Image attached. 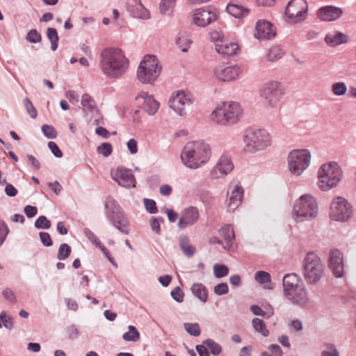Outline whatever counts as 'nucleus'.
<instances>
[{
  "mask_svg": "<svg viewBox=\"0 0 356 356\" xmlns=\"http://www.w3.org/2000/svg\"><path fill=\"white\" fill-rule=\"evenodd\" d=\"M129 60L119 48L104 49L100 55L99 67L103 74L109 79L122 76L129 67Z\"/></svg>",
  "mask_w": 356,
  "mask_h": 356,
  "instance_id": "obj_1",
  "label": "nucleus"
},
{
  "mask_svg": "<svg viewBox=\"0 0 356 356\" xmlns=\"http://www.w3.org/2000/svg\"><path fill=\"white\" fill-rule=\"evenodd\" d=\"M211 156L210 145L203 141L187 143L181 153V161L184 166L197 170L208 163Z\"/></svg>",
  "mask_w": 356,
  "mask_h": 356,
  "instance_id": "obj_2",
  "label": "nucleus"
},
{
  "mask_svg": "<svg viewBox=\"0 0 356 356\" xmlns=\"http://www.w3.org/2000/svg\"><path fill=\"white\" fill-rule=\"evenodd\" d=\"M283 295L293 305L300 307H306L309 299L305 286L299 275L286 274L282 279Z\"/></svg>",
  "mask_w": 356,
  "mask_h": 356,
  "instance_id": "obj_3",
  "label": "nucleus"
},
{
  "mask_svg": "<svg viewBox=\"0 0 356 356\" xmlns=\"http://www.w3.org/2000/svg\"><path fill=\"white\" fill-rule=\"evenodd\" d=\"M243 109L236 102H223L211 113V120L222 126L236 124L243 116Z\"/></svg>",
  "mask_w": 356,
  "mask_h": 356,
  "instance_id": "obj_4",
  "label": "nucleus"
},
{
  "mask_svg": "<svg viewBox=\"0 0 356 356\" xmlns=\"http://www.w3.org/2000/svg\"><path fill=\"white\" fill-rule=\"evenodd\" d=\"M243 151L248 154H255L265 150L271 145V136L264 129L248 128L243 136Z\"/></svg>",
  "mask_w": 356,
  "mask_h": 356,
  "instance_id": "obj_5",
  "label": "nucleus"
},
{
  "mask_svg": "<svg viewBox=\"0 0 356 356\" xmlns=\"http://www.w3.org/2000/svg\"><path fill=\"white\" fill-rule=\"evenodd\" d=\"M342 170L337 162H330L323 164L318 170L317 185L324 191L336 187L341 181Z\"/></svg>",
  "mask_w": 356,
  "mask_h": 356,
  "instance_id": "obj_6",
  "label": "nucleus"
},
{
  "mask_svg": "<svg viewBox=\"0 0 356 356\" xmlns=\"http://www.w3.org/2000/svg\"><path fill=\"white\" fill-rule=\"evenodd\" d=\"M318 211L316 199L309 194H304L293 204V217L297 222L309 220L317 216Z\"/></svg>",
  "mask_w": 356,
  "mask_h": 356,
  "instance_id": "obj_7",
  "label": "nucleus"
},
{
  "mask_svg": "<svg viewBox=\"0 0 356 356\" xmlns=\"http://www.w3.org/2000/svg\"><path fill=\"white\" fill-rule=\"evenodd\" d=\"M325 266L314 252H308L303 260L302 273L308 284L318 283L324 275Z\"/></svg>",
  "mask_w": 356,
  "mask_h": 356,
  "instance_id": "obj_8",
  "label": "nucleus"
},
{
  "mask_svg": "<svg viewBox=\"0 0 356 356\" xmlns=\"http://www.w3.org/2000/svg\"><path fill=\"white\" fill-rule=\"evenodd\" d=\"M108 219L111 224L124 234H129V223L124 217L122 209L113 197L108 196L104 202Z\"/></svg>",
  "mask_w": 356,
  "mask_h": 356,
  "instance_id": "obj_9",
  "label": "nucleus"
},
{
  "mask_svg": "<svg viewBox=\"0 0 356 356\" xmlns=\"http://www.w3.org/2000/svg\"><path fill=\"white\" fill-rule=\"evenodd\" d=\"M260 97L267 109L277 108L284 95V88L281 83L270 81L262 85L259 90Z\"/></svg>",
  "mask_w": 356,
  "mask_h": 356,
  "instance_id": "obj_10",
  "label": "nucleus"
},
{
  "mask_svg": "<svg viewBox=\"0 0 356 356\" xmlns=\"http://www.w3.org/2000/svg\"><path fill=\"white\" fill-rule=\"evenodd\" d=\"M159 61L154 55H147L141 60L137 70V78L143 83H152L160 74Z\"/></svg>",
  "mask_w": 356,
  "mask_h": 356,
  "instance_id": "obj_11",
  "label": "nucleus"
},
{
  "mask_svg": "<svg viewBox=\"0 0 356 356\" xmlns=\"http://www.w3.org/2000/svg\"><path fill=\"white\" fill-rule=\"evenodd\" d=\"M287 161L290 172L300 176L310 165L311 154L306 149H293L288 155Z\"/></svg>",
  "mask_w": 356,
  "mask_h": 356,
  "instance_id": "obj_12",
  "label": "nucleus"
},
{
  "mask_svg": "<svg viewBox=\"0 0 356 356\" xmlns=\"http://www.w3.org/2000/svg\"><path fill=\"white\" fill-rule=\"evenodd\" d=\"M353 215L351 204L343 197H337L332 201L330 205V218L336 221L344 222Z\"/></svg>",
  "mask_w": 356,
  "mask_h": 356,
  "instance_id": "obj_13",
  "label": "nucleus"
},
{
  "mask_svg": "<svg viewBox=\"0 0 356 356\" xmlns=\"http://www.w3.org/2000/svg\"><path fill=\"white\" fill-rule=\"evenodd\" d=\"M192 103L191 95L183 90L178 91L169 100L170 107L180 116L186 115V111Z\"/></svg>",
  "mask_w": 356,
  "mask_h": 356,
  "instance_id": "obj_14",
  "label": "nucleus"
},
{
  "mask_svg": "<svg viewBox=\"0 0 356 356\" xmlns=\"http://www.w3.org/2000/svg\"><path fill=\"white\" fill-rule=\"evenodd\" d=\"M218 13L217 8L214 6L202 7L194 10L193 22L200 27H205L218 19Z\"/></svg>",
  "mask_w": 356,
  "mask_h": 356,
  "instance_id": "obj_15",
  "label": "nucleus"
},
{
  "mask_svg": "<svg viewBox=\"0 0 356 356\" xmlns=\"http://www.w3.org/2000/svg\"><path fill=\"white\" fill-rule=\"evenodd\" d=\"M308 6L306 1L291 0L285 9V15L291 22L298 23L305 18Z\"/></svg>",
  "mask_w": 356,
  "mask_h": 356,
  "instance_id": "obj_16",
  "label": "nucleus"
},
{
  "mask_svg": "<svg viewBox=\"0 0 356 356\" xmlns=\"http://www.w3.org/2000/svg\"><path fill=\"white\" fill-rule=\"evenodd\" d=\"M241 71L236 65L220 64L213 69V75L219 81L231 82L236 80Z\"/></svg>",
  "mask_w": 356,
  "mask_h": 356,
  "instance_id": "obj_17",
  "label": "nucleus"
},
{
  "mask_svg": "<svg viewBox=\"0 0 356 356\" xmlns=\"http://www.w3.org/2000/svg\"><path fill=\"white\" fill-rule=\"evenodd\" d=\"M111 177L119 186L126 188H134L136 184L135 176L131 170L122 166H119L115 170H112Z\"/></svg>",
  "mask_w": 356,
  "mask_h": 356,
  "instance_id": "obj_18",
  "label": "nucleus"
},
{
  "mask_svg": "<svg viewBox=\"0 0 356 356\" xmlns=\"http://www.w3.org/2000/svg\"><path fill=\"white\" fill-rule=\"evenodd\" d=\"M135 99L140 105L141 108L149 115H155L160 106V104L153 95L144 91L140 92Z\"/></svg>",
  "mask_w": 356,
  "mask_h": 356,
  "instance_id": "obj_19",
  "label": "nucleus"
},
{
  "mask_svg": "<svg viewBox=\"0 0 356 356\" xmlns=\"http://www.w3.org/2000/svg\"><path fill=\"white\" fill-rule=\"evenodd\" d=\"M328 265L336 277H343L344 272L343 256L340 250L332 249L330 251Z\"/></svg>",
  "mask_w": 356,
  "mask_h": 356,
  "instance_id": "obj_20",
  "label": "nucleus"
},
{
  "mask_svg": "<svg viewBox=\"0 0 356 356\" xmlns=\"http://www.w3.org/2000/svg\"><path fill=\"white\" fill-rule=\"evenodd\" d=\"M234 168V165L227 156L222 155L211 171L213 179H220L227 176Z\"/></svg>",
  "mask_w": 356,
  "mask_h": 356,
  "instance_id": "obj_21",
  "label": "nucleus"
},
{
  "mask_svg": "<svg viewBox=\"0 0 356 356\" xmlns=\"http://www.w3.org/2000/svg\"><path fill=\"white\" fill-rule=\"evenodd\" d=\"M243 188L241 185H230L227 191V207L230 211H234L242 202Z\"/></svg>",
  "mask_w": 356,
  "mask_h": 356,
  "instance_id": "obj_22",
  "label": "nucleus"
},
{
  "mask_svg": "<svg viewBox=\"0 0 356 356\" xmlns=\"http://www.w3.org/2000/svg\"><path fill=\"white\" fill-rule=\"evenodd\" d=\"M199 216V211L196 207H189L185 208L181 213V216L177 225L180 229L192 225L198 220Z\"/></svg>",
  "mask_w": 356,
  "mask_h": 356,
  "instance_id": "obj_23",
  "label": "nucleus"
},
{
  "mask_svg": "<svg viewBox=\"0 0 356 356\" xmlns=\"http://www.w3.org/2000/svg\"><path fill=\"white\" fill-rule=\"evenodd\" d=\"M127 9L134 17L143 19L150 17L148 10L144 7L140 0H127Z\"/></svg>",
  "mask_w": 356,
  "mask_h": 356,
  "instance_id": "obj_24",
  "label": "nucleus"
},
{
  "mask_svg": "<svg viewBox=\"0 0 356 356\" xmlns=\"http://www.w3.org/2000/svg\"><path fill=\"white\" fill-rule=\"evenodd\" d=\"M254 36L259 40H270L275 36V31L269 22L259 21L256 24Z\"/></svg>",
  "mask_w": 356,
  "mask_h": 356,
  "instance_id": "obj_25",
  "label": "nucleus"
},
{
  "mask_svg": "<svg viewBox=\"0 0 356 356\" xmlns=\"http://www.w3.org/2000/svg\"><path fill=\"white\" fill-rule=\"evenodd\" d=\"M343 13L341 8L334 6L321 7L317 12V16L323 21H334L339 18Z\"/></svg>",
  "mask_w": 356,
  "mask_h": 356,
  "instance_id": "obj_26",
  "label": "nucleus"
},
{
  "mask_svg": "<svg viewBox=\"0 0 356 356\" xmlns=\"http://www.w3.org/2000/svg\"><path fill=\"white\" fill-rule=\"evenodd\" d=\"M215 49L224 57H229L236 54L238 45L236 42L224 40H221V43L215 44Z\"/></svg>",
  "mask_w": 356,
  "mask_h": 356,
  "instance_id": "obj_27",
  "label": "nucleus"
},
{
  "mask_svg": "<svg viewBox=\"0 0 356 356\" xmlns=\"http://www.w3.org/2000/svg\"><path fill=\"white\" fill-rule=\"evenodd\" d=\"M218 234L225 241V245H223V248L229 250L232 247L235 238L233 227L230 225H225L219 229Z\"/></svg>",
  "mask_w": 356,
  "mask_h": 356,
  "instance_id": "obj_28",
  "label": "nucleus"
},
{
  "mask_svg": "<svg viewBox=\"0 0 356 356\" xmlns=\"http://www.w3.org/2000/svg\"><path fill=\"white\" fill-rule=\"evenodd\" d=\"M325 42L331 46L336 47L348 42L347 36L341 32L332 31L327 33L325 38Z\"/></svg>",
  "mask_w": 356,
  "mask_h": 356,
  "instance_id": "obj_29",
  "label": "nucleus"
},
{
  "mask_svg": "<svg viewBox=\"0 0 356 356\" xmlns=\"http://www.w3.org/2000/svg\"><path fill=\"white\" fill-rule=\"evenodd\" d=\"M226 10L229 14L238 19L243 18L249 13L248 8L235 3H228Z\"/></svg>",
  "mask_w": 356,
  "mask_h": 356,
  "instance_id": "obj_30",
  "label": "nucleus"
},
{
  "mask_svg": "<svg viewBox=\"0 0 356 356\" xmlns=\"http://www.w3.org/2000/svg\"><path fill=\"white\" fill-rule=\"evenodd\" d=\"M193 295L200 301L205 303L208 299V289L202 283H194L191 288Z\"/></svg>",
  "mask_w": 356,
  "mask_h": 356,
  "instance_id": "obj_31",
  "label": "nucleus"
},
{
  "mask_svg": "<svg viewBox=\"0 0 356 356\" xmlns=\"http://www.w3.org/2000/svg\"><path fill=\"white\" fill-rule=\"evenodd\" d=\"M179 247L184 254L188 257H192L195 252V248L190 243L189 238L186 235H181L179 238Z\"/></svg>",
  "mask_w": 356,
  "mask_h": 356,
  "instance_id": "obj_32",
  "label": "nucleus"
},
{
  "mask_svg": "<svg viewBox=\"0 0 356 356\" xmlns=\"http://www.w3.org/2000/svg\"><path fill=\"white\" fill-rule=\"evenodd\" d=\"M81 103L83 109L86 110L88 112L91 113L97 112L98 108L97 104L90 95L87 93L83 94L81 97Z\"/></svg>",
  "mask_w": 356,
  "mask_h": 356,
  "instance_id": "obj_33",
  "label": "nucleus"
},
{
  "mask_svg": "<svg viewBox=\"0 0 356 356\" xmlns=\"http://www.w3.org/2000/svg\"><path fill=\"white\" fill-rule=\"evenodd\" d=\"M252 324L255 332L260 334L264 337L269 335V331L266 328V324L262 319L255 318L252 320Z\"/></svg>",
  "mask_w": 356,
  "mask_h": 356,
  "instance_id": "obj_34",
  "label": "nucleus"
},
{
  "mask_svg": "<svg viewBox=\"0 0 356 356\" xmlns=\"http://www.w3.org/2000/svg\"><path fill=\"white\" fill-rule=\"evenodd\" d=\"M176 5V0H161L159 4V10L161 14L170 15Z\"/></svg>",
  "mask_w": 356,
  "mask_h": 356,
  "instance_id": "obj_35",
  "label": "nucleus"
},
{
  "mask_svg": "<svg viewBox=\"0 0 356 356\" xmlns=\"http://www.w3.org/2000/svg\"><path fill=\"white\" fill-rule=\"evenodd\" d=\"M128 332L122 335V339L126 341H137L140 338V333L134 325H129Z\"/></svg>",
  "mask_w": 356,
  "mask_h": 356,
  "instance_id": "obj_36",
  "label": "nucleus"
},
{
  "mask_svg": "<svg viewBox=\"0 0 356 356\" xmlns=\"http://www.w3.org/2000/svg\"><path fill=\"white\" fill-rule=\"evenodd\" d=\"M192 41L188 35H179L176 40V45L183 52H187Z\"/></svg>",
  "mask_w": 356,
  "mask_h": 356,
  "instance_id": "obj_37",
  "label": "nucleus"
},
{
  "mask_svg": "<svg viewBox=\"0 0 356 356\" xmlns=\"http://www.w3.org/2000/svg\"><path fill=\"white\" fill-rule=\"evenodd\" d=\"M47 36L51 42V49L56 51L58 48V32L54 28H48L47 30Z\"/></svg>",
  "mask_w": 356,
  "mask_h": 356,
  "instance_id": "obj_38",
  "label": "nucleus"
},
{
  "mask_svg": "<svg viewBox=\"0 0 356 356\" xmlns=\"http://www.w3.org/2000/svg\"><path fill=\"white\" fill-rule=\"evenodd\" d=\"M205 346L209 348L210 352L213 355H218L222 352L221 346L211 339H207L203 341Z\"/></svg>",
  "mask_w": 356,
  "mask_h": 356,
  "instance_id": "obj_39",
  "label": "nucleus"
},
{
  "mask_svg": "<svg viewBox=\"0 0 356 356\" xmlns=\"http://www.w3.org/2000/svg\"><path fill=\"white\" fill-rule=\"evenodd\" d=\"M283 51L280 46L272 47L268 52L267 59L270 61H275L283 56Z\"/></svg>",
  "mask_w": 356,
  "mask_h": 356,
  "instance_id": "obj_40",
  "label": "nucleus"
},
{
  "mask_svg": "<svg viewBox=\"0 0 356 356\" xmlns=\"http://www.w3.org/2000/svg\"><path fill=\"white\" fill-rule=\"evenodd\" d=\"M254 280L260 284H266L271 282V276L266 271L259 270L254 274Z\"/></svg>",
  "mask_w": 356,
  "mask_h": 356,
  "instance_id": "obj_41",
  "label": "nucleus"
},
{
  "mask_svg": "<svg viewBox=\"0 0 356 356\" xmlns=\"http://www.w3.org/2000/svg\"><path fill=\"white\" fill-rule=\"evenodd\" d=\"M184 330L186 332L193 337H198L201 333V330L197 323H184Z\"/></svg>",
  "mask_w": 356,
  "mask_h": 356,
  "instance_id": "obj_42",
  "label": "nucleus"
},
{
  "mask_svg": "<svg viewBox=\"0 0 356 356\" xmlns=\"http://www.w3.org/2000/svg\"><path fill=\"white\" fill-rule=\"evenodd\" d=\"M71 252L72 248L67 243H62L58 248L57 259L65 260L70 257Z\"/></svg>",
  "mask_w": 356,
  "mask_h": 356,
  "instance_id": "obj_43",
  "label": "nucleus"
},
{
  "mask_svg": "<svg viewBox=\"0 0 356 356\" xmlns=\"http://www.w3.org/2000/svg\"><path fill=\"white\" fill-rule=\"evenodd\" d=\"M34 226L38 229H48L51 226V222L45 216H40L35 221Z\"/></svg>",
  "mask_w": 356,
  "mask_h": 356,
  "instance_id": "obj_44",
  "label": "nucleus"
},
{
  "mask_svg": "<svg viewBox=\"0 0 356 356\" xmlns=\"http://www.w3.org/2000/svg\"><path fill=\"white\" fill-rule=\"evenodd\" d=\"M213 275L216 278H222L229 273V268L224 264H215L213 266Z\"/></svg>",
  "mask_w": 356,
  "mask_h": 356,
  "instance_id": "obj_45",
  "label": "nucleus"
},
{
  "mask_svg": "<svg viewBox=\"0 0 356 356\" xmlns=\"http://www.w3.org/2000/svg\"><path fill=\"white\" fill-rule=\"evenodd\" d=\"M23 103H24V108H25L27 113L29 115V116L33 119L36 118L38 116V111H37L35 107L32 104L30 99L28 97H26L24 99Z\"/></svg>",
  "mask_w": 356,
  "mask_h": 356,
  "instance_id": "obj_46",
  "label": "nucleus"
},
{
  "mask_svg": "<svg viewBox=\"0 0 356 356\" xmlns=\"http://www.w3.org/2000/svg\"><path fill=\"white\" fill-rule=\"evenodd\" d=\"M347 86L343 82H337L332 85V92L334 95L341 96L346 94Z\"/></svg>",
  "mask_w": 356,
  "mask_h": 356,
  "instance_id": "obj_47",
  "label": "nucleus"
},
{
  "mask_svg": "<svg viewBox=\"0 0 356 356\" xmlns=\"http://www.w3.org/2000/svg\"><path fill=\"white\" fill-rule=\"evenodd\" d=\"M41 130L44 136L49 139H54L57 137V131L51 125L43 124Z\"/></svg>",
  "mask_w": 356,
  "mask_h": 356,
  "instance_id": "obj_48",
  "label": "nucleus"
},
{
  "mask_svg": "<svg viewBox=\"0 0 356 356\" xmlns=\"http://www.w3.org/2000/svg\"><path fill=\"white\" fill-rule=\"evenodd\" d=\"M97 152L105 157L110 156L113 152V147L110 143H103L97 147Z\"/></svg>",
  "mask_w": 356,
  "mask_h": 356,
  "instance_id": "obj_49",
  "label": "nucleus"
},
{
  "mask_svg": "<svg viewBox=\"0 0 356 356\" xmlns=\"http://www.w3.org/2000/svg\"><path fill=\"white\" fill-rule=\"evenodd\" d=\"M143 203L146 211L150 214H155L158 212L156 203L154 200L144 198Z\"/></svg>",
  "mask_w": 356,
  "mask_h": 356,
  "instance_id": "obj_50",
  "label": "nucleus"
},
{
  "mask_svg": "<svg viewBox=\"0 0 356 356\" xmlns=\"http://www.w3.org/2000/svg\"><path fill=\"white\" fill-rule=\"evenodd\" d=\"M26 40L31 43L36 44L41 41L42 36L36 29H31L28 32Z\"/></svg>",
  "mask_w": 356,
  "mask_h": 356,
  "instance_id": "obj_51",
  "label": "nucleus"
},
{
  "mask_svg": "<svg viewBox=\"0 0 356 356\" xmlns=\"http://www.w3.org/2000/svg\"><path fill=\"white\" fill-rule=\"evenodd\" d=\"M83 232L84 236L96 247L100 245V241L91 229L86 227L83 229Z\"/></svg>",
  "mask_w": 356,
  "mask_h": 356,
  "instance_id": "obj_52",
  "label": "nucleus"
},
{
  "mask_svg": "<svg viewBox=\"0 0 356 356\" xmlns=\"http://www.w3.org/2000/svg\"><path fill=\"white\" fill-rule=\"evenodd\" d=\"M213 292L217 296L226 295L229 292V287L227 283L221 282L216 285L213 288Z\"/></svg>",
  "mask_w": 356,
  "mask_h": 356,
  "instance_id": "obj_53",
  "label": "nucleus"
},
{
  "mask_svg": "<svg viewBox=\"0 0 356 356\" xmlns=\"http://www.w3.org/2000/svg\"><path fill=\"white\" fill-rule=\"evenodd\" d=\"M0 320L2 321L3 326L8 330L13 328V323L10 316H8L5 312H1L0 314Z\"/></svg>",
  "mask_w": 356,
  "mask_h": 356,
  "instance_id": "obj_54",
  "label": "nucleus"
},
{
  "mask_svg": "<svg viewBox=\"0 0 356 356\" xmlns=\"http://www.w3.org/2000/svg\"><path fill=\"white\" fill-rule=\"evenodd\" d=\"M171 296L176 302H182L184 301V293L179 286H177L171 291Z\"/></svg>",
  "mask_w": 356,
  "mask_h": 356,
  "instance_id": "obj_55",
  "label": "nucleus"
},
{
  "mask_svg": "<svg viewBox=\"0 0 356 356\" xmlns=\"http://www.w3.org/2000/svg\"><path fill=\"white\" fill-rule=\"evenodd\" d=\"M9 232L10 229L6 223L3 220H0V241L1 243H4Z\"/></svg>",
  "mask_w": 356,
  "mask_h": 356,
  "instance_id": "obj_56",
  "label": "nucleus"
},
{
  "mask_svg": "<svg viewBox=\"0 0 356 356\" xmlns=\"http://www.w3.org/2000/svg\"><path fill=\"white\" fill-rule=\"evenodd\" d=\"M39 236L40 240L44 246L50 247L53 245V241L49 233L41 232L39 234Z\"/></svg>",
  "mask_w": 356,
  "mask_h": 356,
  "instance_id": "obj_57",
  "label": "nucleus"
},
{
  "mask_svg": "<svg viewBox=\"0 0 356 356\" xmlns=\"http://www.w3.org/2000/svg\"><path fill=\"white\" fill-rule=\"evenodd\" d=\"M48 147L50 149L51 153L56 158H61L63 156V152L57 145V144L53 141H50L48 143Z\"/></svg>",
  "mask_w": 356,
  "mask_h": 356,
  "instance_id": "obj_58",
  "label": "nucleus"
},
{
  "mask_svg": "<svg viewBox=\"0 0 356 356\" xmlns=\"http://www.w3.org/2000/svg\"><path fill=\"white\" fill-rule=\"evenodd\" d=\"M67 332L70 339L78 338L80 335V331L76 325H71L67 327Z\"/></svg>",
  "mask_w": 356,
  "mask_h": 356,
  "instance_id": "obj_59",
  "label": "nucleus"
},
{
  "mask_svg": "<svg viewBox=\"0 0 356 356\" xmlns=\"http://www.w3.org/2000/svg\"><path fill=\"white\" fill-rule=\"evenodd\" d=\"M339 352L334 345H328L321 353V356H339Z\"/></svg>",
  "mask_w": 356,
  "mask_h": 356,
  "instance_id": "obj_60",
  "label": "nucleus"
},
{
  "mask_svg": "<svg viewBox=\"0 0 356 356\" xmlns=\"http://www.w3.org/2000/svg\"><path fill=\"white\" fill-rule=\"evenodd\" d=\"M150 227L152 232H154L156 234H161V226L159 222V219L156 217H152L150 220Z\"/></svg>",
  "mask_w": 356,
  "mask_h": 356,
  "instance_id": "obj_61",
  "label": "nucleus"
},
{
  "mask_svg": "<svg viewBox=\"0 0 356 356\" xmlns=\"http://www.w3.org/2000/svg\"><path fill=\"white\" fill-rule=\"evenodd\" d=\"M127 147L131 154H136L138 152V142L134 138L128 140Z\"/></svg>",
  "mask_w": 356,
  "mask_h": 356,
  "instance_id": "obj_62",
  "label": "nucleus"
},
{
  "mask_svg": "<svg viewBox=\"0 0 356 356\" xmlns=\"http://www.w3.org/2000/svg\"><path fill=\"white\" fill-rule=\"evenodd\" d=\"M24 211L28 218H33L37 214L38 209L36 207L27 205L24 207Z\"/></svg>",
  "mask_w": 356,
  "mask_h": 356,
  "instance_id": "obj_63",
  "label": "nucleus"
},
{
  "mask_svg": "<svg viewBox=\"0 0 356 356\" xmlns=\"http://www.w3.org/2000/svg\"><path fill=\"white\" fill-rule=\"evenodd\" d=\"M2 295L6 300L11 302H14L16 300V298L13 291L9 288L3 289L2 291Z\"/></svg>",
  "mask_w": 356,
  "mask_h": 356,
  "instance_id": "obj_64",
  "label": "nucleus"
}]
</instances>
